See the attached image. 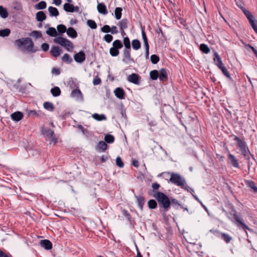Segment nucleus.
I'll return each mask as SVG.
<instances>
[{
  "mask_svg": "<svg viewBox=\"0 0 257 257\" xmlns=\"http://www.w3.org/2000/svg\"><path fill=\"white\" fill-rule=\"evenodd\" d=\"M168 75L167 71L165 69L162 68L160 70L159 74V77L161 81H164L167 79Z\"/></svg>",
  "mask_w": 257,
  "mask_h": 257,
  "instance_id": "24",
  "label": "nucleus"
},
{
  "mask_svg": "<svg viewBox=\"0 0 257 257\" xmlns=\"http://www.w3.org/2000/svg\"><path fill=\"white\" fill-rule=\"evenodd\" d=\"M14 44L18 48H21L24 46L25 50L29 52L34 53L37 50L34 49V42L32 39L29 37L17 39L15 40Z\"/></svg>",
  "mask_w": 257,
  "mask_h": 257,
  "instance_id": "1",
  "label": "nucleus"
},
{
  "mask_svg": "<svg viewBox=\"0 0 257 257\" xmlns=\"http://www.w3.org/2000/svg\"><path fill=\"white\" fill-rule=\"evenodd\" d=\"M122 214L125 216L128 220L131 222V216L129 212L125 209H123L122 211Z\"/></svg>",
  "mask_w": 257,
  "mask_h": 257,
  "instance_id": "57",
  "label": "nucleus"
},
{
  "mask_svg": "<svg viewBox=\"0 0 257 257\" xmlns=\"http://www.w3.org/2000/svg\"><path fill=\"white\" fill-rule=\"evenodd\" d=\"M199 49L201 51L205 54H208L210 51L209 48L205 44H200Z\"/></svg>",
  "mask_w": 257,
  "mask_h": 257,
  "instance_id": "32",
  "label": "nucleus"
},
{
  "mask_svg": "<svg viewBox=\"0 0 257 257\" xmlns=\"http://www.w3.org/2000/svg\"><path fill=\"white\" fill-rule=\"evenodd\" d=\"M42 134L47 137L51 143L56 144L58 140L55 136L54 132L51 129L43 128L42 130Z\"/></svg>",
  "mask_w": 257,
  "mask_h": 257,
  "instance_id": "6",
  "label": "nucleus"
},
{
  "mask_svg": "<svg viewBox=\"0 0 257 257\" xmlns=\"http://www.w3.org/2000/svg\"><path fill=\"white\" fill-rule=\"evenodd\" d=\"M116 165L119 168H122L124 166V163L119 156H118L116 159Z\"/></svg>",
  "mask_w": 257,
  "mask_h": 257,
  "instance_id": "51",
  "label": "nucleus"
},
{
  "mask_svg": "<svg viewBox=\"0 0 257 257\" xmlns=\"http://www.w3.org/2000/svg\"><path fill=\"white\" fill-rule=\"evenodd\" d=\"M9 14L6 9L3 6H0V16L3 19H6L8 17Z\"/></svg>",
  "mask_w": 257,
  "mask_h": 257,
  "instance_id": "31",
  "label": "nucleus"
},
{
  "mask_svg": "<svg viewBox=\"0 0 257 257\" xmlns=\"http://www.w3.org/2000/svg\"><path fill=\"white\" fill-rule=\"evenodd\" d=\"M11 118L15 121H19L23 117V114L20 111H16L11 115Z\"/></svg>",
  "mask_w": 257,
  "mask_h": 257,
  "instance_id": "16",
  "label": "nucleus"
},
{
  "mask_svg": "<svg viewBox=\"0 0 257 257\" xmlns=\"http://www.w3.org/2000/svg\"><path fill=\"white\" fill-rule=\"evenodd\" d=\"M241 10L247 18L248 20H249V19H253V18H254V17L250 13V12L246 10L245 8Z\"/></svg>",
  "mask_w": 257,
  "mask_h": 257,
  "instance_id": "48",
  "label": "nucleus"
},
{
  "mask_svg": "<svg viewBox=\"0 0 257 257\" xmlns=\"http://www.w3.org/2000/svg\"><path fill=\"white\" fill-rule=\"evenodd\" d=\"M245 184L247 186L251 189L254 192L257 193V187L253 181L247 180L245 181Z\"/></svg>",
  "mask_w": 257,
  "mask_h": 257,
  "instance_id": "28",
  "label": "nucleus"
},
{
  "mask_svg": "<svg viewBox=\"0 0 257 257\" xmlns=\"http://www.w3.org/2000/svg\"><path fill=\"white\" fill-rule=\"evenodd\" d=\"M62 60L64 62H67L68 63H70L72 62V59L70 57V56L68 54H65L63 57Z\"/></svg>",
  "mask_w": 257,
  "mask_h": 257,
  "instance_id": "49",
  "label": "nucleus"
},
{
  "mask_svg": "<svg viewBox=\"0 0 257 257\" xmlns=\"http://www.w3.org/2000/svg\"><path fill=\"white\" fill-rule=\"evenodd\" d=\"M110 31V27L109 26L105 25L101 28V32L104 33H108Z\"/></svg>",
  "mask_w": 257,
  "mask_h": 257,
  "instance_id": "55",
  "label": "nucleus"
},
{
  "mask_svg": "<svg viewBox=\"0 0 257 257\" xmlns=\"http://www.w3.org/2000/svg\"><path fill=\"white\" fill-rule=\"evenodd\" d=\"M135 198L137 200V203L139 208L143 210V206L145 204V198L143 196L135 195Z\"/></svg>",
  "mask_w": 257,
  "mask_h": 257,
  "instance_id": "18",
  "label": "nucleus"
},
{
  "mask_svg": "<svg viewBox=\"0 0 257 257\" xmlns=\"http://www.w3.org/2000/svg\"><path fill=\"white\" fill-rule=\"evenodd\" d=\"M87 25L92 29H95L97 28V25L95 22L92 20H88L87 21Z\"/></svg>",
  "mask_w": 257,
  "mask_h": 257,
  "instance_id": "47",
  "label": "nucleus"
},
{
  "mask_svg": "<svg viewBox=\"0 0 257 257\" xmlns=\"http://www.w3.org/2000/svg\"><path fill=\"white\" fill-rule=\"evenodd\" d=\"M132 45L133 48L135 50H138L141 48V44L140 41L138 39H134L132 42Z\"/></svg>",
  "mask_w": 257,
  "mask_h": 257,
  "instance_id": "27",
  "label": "nucleus"
},
{
  "mask_svg": "<svg viewBox=\"0 0 257 257\" xmlns=\"http://www.w3.org/2000/svg\"><path fill=\"white\" fill-rule=\"evenodd\" d=\"M48 12L50 17H57L59 15V13L57 8L50 6L48 8Z\"/></svg>",
  "mask_w": 257,
  "mask_h": 257,
  "instance_id": "21",
  "label": "nucleus"
},
{
  "mask_svg": "<svg viewBox=\"0 0 257 257\" xmlns=\"http://www.w3.org/2000/svg\"><path fill=\"white\" fill-rule=\"evenodd\" d=\"M104 141L108 144L112 143L114 141V137L111 135L107 134L104 137Z\"/></svg>",
  "mask_w": 257,
  "mask_h": 257,
  "instance_id": "43",
  "label": "nucleus"
},
{
  "mask_svg": "<svg viewBox=\"0 0 257 257\" xmlns=\"http://www.w3.org/2000/svg\"><path fill=\"white\" fill-rule=\"evenodd\" d=\"M51 53L55 57H58L61 54V49L57 46H54L51 48Z\"/></svg>",
  "mask_w": 257,
  "mask_h": 257,
  "instance_id": "23",
  "label": "nucleus"
},
{
  "mask_svg": "<svg viewBox=\"0 0 257 257\" xmlns=\"http://www.w3.org/2000/svg\"><path fill=\"white\" fill-rule=\"evenodd\" d=\"M71 96L77 100H82L83 99L82 93L79 89H75L72 91Z\"/></svg>",
  "mask_w": 257,
  "mask_h": 257,
  "instance_id": "12",
  "label": "nucleus"
},
{
  "mask_svg": "<svg viewBox=\"0 0 257 257\" xmlns=\"http://www.w3.org/2000/svg\"><path fill=\"white\" fill-rule=\"evenodd\" d=\"M245 47L247 48H249L250 49H251V50L252 51V52L254 53V55H255V56L257 58V50L253 47H252L250 44H246L245 45Z\"/></svg>",
  "mask_w": 257,
  "mask_h": 257,
  "instance_id": "59",
  "label": "nucleus"
},
{
  "mask_svg": "<svg viewBox=\"0 0 257 257\" xmlns=\"http://www.w3.org/2000/svg\"><path fill=\"white\" fill-rule=\"evenodd\" d=\"M46 19V16L44 12L39 11L36 14V19L39 22H42Z\"/></svg>",
  "mask_w": 257,
  "mask_h": 257,
  "instance_id": "25",
  "label": "nucleus"
},
{
  "mask_svg": "<svg viewBox=\"0 0 257 257\" xmlns=\"http://www.w3.org/2000/svg\"><path fill=\"white\" fill-rule=\"evenodd\" d=\"M0 257H12V256L9 253H5L0 249Z\"/></svg>",
  "mask_w": 257,
  "mask_h": 257,
  "instance_id": "63",
  "label": "nucleus"
},
{
  "mask_svg": "<svg viewBox=\"0 0 257 257\" xmlns=\"http://www.w3.org/2000/svg\"><path fill=\"white\" fill-rule=\"evenodd\" d=\"M92 117L98 121H102L106 120V116L103 114H98V113H94L92 115Z\"/></svg>",
  "mask_w": 257,
  "mask_h": 257,
  "instance_id": "26",
  "label": "nucleus"
},
{
  "mask_svg": "<svg viewBox=\"0 0 257 257\" xmlns=\"http://www.w3.org/2000/svg\"><path fill=\"white\" fill-rule=\"evenodd\" d=\"M11 33V30L8 28H6L0 30V37H8Z\"/></svg>",
  "mask_w": 257,
  "mask_h": 257,
  "instance_id": "42",
  "label": "nucleus"
},
{
  "mask_svg": "<svg viewBox=\"0 0 257 257\" xmlns=\"http://www.w3.org/2000/svg\"><path fill=\"white\" fill-rule=\"evenodd\" d=\"M66 33L68 36L74 39L77 37V32L72 27L68 28V29L67 30Z\"/></svg>",
  "mask_w": 257,
  "mask_h": 257,
  "instance_id": "22",
  "label": "nucleus"
},
{
  "mask_svg": "<svg viewBox=\"0 0 257 257\" xmlns=\"http://www.w3.org/2000/svg\"><path fill=\"white\" fill-rule=\"evenodd\" d=\"M160 60L159 56L155 54L152 55L151 56V61L154 64H157Z\"/></svg>",
  "mask_w": 257,
  "mask_h": 257,
  "instance_id": "50",
  "label": "nucleus"
},
{
  "mask_svg": "<svg viewBox=\"0 0 257 257\" xmlns=\"http://www.w3.org/2000/svg\"><path fill=\"white\" fill-rule=\"evenodd\" d=\"M74 59L77 63H82L85 60V54L81 51L74 55Z\"/></svg>",
  "mask_w": 257,
  "mask_h": 257,
  "instance_id": "10",
  "label": "nucleus"
},
{
  "mask_svg": "<svg viewBox=\"0 0 257 257\" xmlns=\"http://www.w3.org/2000/svg\"><path fill=\"white\" fill-rule=\"evenodd\" d=\"M169 181L178 186L180 187L182 189L188 190V186H186V181L180 174L175 173H172L169 179Z\"/></svg>",
  "mask_w": 257,
  "mask_h": 257,
  "instance_id": "4",
  "label": "nucleus"
},
{
  "mask_svg": "<svg viewBox=\"0 0 257 257\" xmlns=\"http://www.w3.org/2000/svg\"><path fill=\"white\" fill-rule=\"evenodd\" d=\"M150 78L153 80H156L159 77V72L157 70H154L150 73Z\"/></svg>",
  "mask_w": 257,
  "mask_h": 257,
  "instance_id": "38",
  "label": "nucleus"
},
{
  "mask_svg": "<svg viewBox=\"0 0 257 257\" xmlns=\"http://www.w3.org/2000/svg\"><path fill=\"white\" fill-rule=\"evenodd\" d=\"M233 140L236 142V147L239 149L241 155H242L245 159H248L249 156H251L254 160V157L250 154L249 150L245 141H242L237 136H235Z\"/></svg>",
  "mask_w": 257,
  "mask_h": 257,
  "instance_id": "2",
  "label": "nucleus"
},
{
  "mask_svg": "<svg viewBox=\"0 0 257 257\" xmlns=\"http://www.w3.org/2000/svg\"><path fill=\"white\" fill-rule=\"evenodd\" d=\"M52 73L53 74H55L56 75H59L60 72V70L59 69L56 68H53L52 69Z\"/></svg>",
  "mask_w": 257,
  "mask_h": 257,
  "instance_id": "64",
  "label": "nucleus"
},
{
  "mask_svg": "<svg viewBox=\"0 0 257 257\" xmlns=\"http://www.w3.org/2000/svg\"><path fill=\"white\" fill-rule=\"evenodd\" d=\"M218 237L222 239L226 243H228L232 240V237L229 235L228 234L220 232L218 235Z\"/></svg>",
  "mask_w": 257,
  "mask_h": 257,
  "instance_id": "20",
  "label": "nucleus"
},
{
  "mask_svg": "<svg viewBox=\"0 0 257 257\" xmlns=\"http://www.w3.org/2000/svg\"><path fill=\"white\" fill-rule=\"evenodd\" d=\"M142 38L143 40V42L144 43V46L145 48L149 47V44L148 40V38L146 35V34L144 30H142Z\"/></svg>",
  "mask_w": 257,
  "mask_h": 257,
  "instance_id": "40",
  "label": "nucleus"
},
{
  "mask_svg": "<svg viewBox=\"0 0 257 257\" xmlns=\"http://www.w3.org/2000/svg\"><path fill=\"white\" fill-rule=\"evenodd\" d=\"M103 40L106 42L109 43L112 41L113 37L112 35L107 34L104 35Z\"/></svg>",
  "mask_w": 257,
  "mask_h": 257,
  "instance_id": "52",
  "label": "nucleus"
},
{
  "mask_svg": "<svg viewBox=\"0 0 257 257\" xmlns=\"http://www.w3.org/2000/svg\"><path fill=\"white\" fill-rule=\"evenodd\" d=\"M128 21L127 19H123L117 23V25L119 26L120 30L127 29L128 27Z\"/></svg>",
  "mask_w": 257,
  "mask_h": 257,
  "instance_id": "19",
  "label": "nucleus"
},
{
  "mask_svg": "<svg viewBox=\"0 0 257 257\" xmlns=\"http://www.w3.org/2000/svg\"><path fill=\"white\" fill-rule=\"evenodd\" d=\"M109 53L112 56L115 57L118 55L119 52L118 49L113 47L109 49Z\"/></svg>",
  "mask_w": 257,
  "mask_h": 257,
  "instance_id": "46",
  "label": "nucleus"
},
{
  "mask_svg": "<svg viewBox=\"0 0 257 257\" xmlns=\"http://www.w3.org/2000/svg\"><path fill=\"white\" fill-rule=\"evenodd\" d=\"M44 107L49 111H53L54 109L53 104L50 102H45L43 104Z\"/></svg>",
  "mask_w": 257,
  "mask_h": 257,
  "instance_id": "34",
  "label": "nucleus"
},
{
  "mask_svg": "<svg viewBox=\"0 0 257 257\" xmlns=\"http://www.w3.org/2000/svg\"><path fill=\"white\" fill-rule=\"evenodd\" d=\"M222 73L228 79L230 80H232V78L230 76V75L229 74L228 71H227V68H224V70L222 71Z\"/></svg>",
  "mask_w": 257,
  "mask_h": 257,
  "instance_id": "61",
  "label": "nucleus"
},
{
  "mask_svg": "<svg viewBox=\"0 0 257 257\" xmlns=\"http://www.w3.org/2000/svg\"><path fill=\"white\" fill-rule=\"evenodd\" d=\"M40 244L41 247L46 250H50L52 248V243L48 239L41 240L40 242Z\"/></svg>",
  "mask_w": 257,
  "mask_h": 257,
  "instance_id": "14",
  "label": "nucleus"
},
{
  "mask_svg": "<svg viewBox=\"0 0 257 257\" xmlns=\"http://www.w3.org/2000/svg\"><path fill=\"white\" fill-rule=\"evenodd\" d=\"M47 7V4L45 1H41L38 4L35 5V8L37 10H44Z\"/></svg>",
  "mask_w": 257,
  "mask_h": 257,
  "instance_id": "36",
  "label": "nucleus"
},
{
  "mask_svg": "<svg viewBox=\"0 0 257 257\" xmlns=\"http://www.w3.org/2000/svg\"><path fill=\"white\" fill-rule=\"evenodd\" d=\"M233 218L235 220L236 222V225L239 227L242 228L244 231L245 232L246 234H247V232L246 231V230H248L251 232L252 231V229L249 228L243 221V220L240 218L238 216L237 213L235 212L233 214Z\"/></svg>",
  "mask_w": 257,
  "mask_h": 257,
  "instance_id": "7",
  "label": "nucleus"
},
{
  "mask_svg": "<svg viewBox=\"0 0 257 257\" xmlns=\"http://www.w3.org/2000/svg\"><path fill=\"white\" fill-rule=\"evenodd\" d=\"M123 43L124 46V49H131L130 40L128 37L123 38Z\"/></svg>",
  "mask_w": 257,
  "mask_h": 257,
  "instance_id": "33",
  "label": "nucleus"
},
{
  "mask_svg": "<svg viewBox=\"0 0 257 257\" xmlns=\"http://www.w3.org/2000/svg\"><path fill=\"white\" fill-rule=\"evenodd\" d=\"M101 79L98 76L95 77L93 80V84L94 85H99L101 83Z\"/></svg>",
  "mask_w": 257,
  "mask_h": 257,
  "instance_id": "58",
  "label": "nucleus"
},
{
  "mask_svg": "<svg viewBox=\"0 0 257 257\" xmlns=\"http://www.w3.org/2000/svg\"><path fill=\"white\" fill-rule=\"evenodd\" d=\"M30 35L36 38H39L42 36L41 32L38 31H33Z\"/></svg>",
  "mask_w": 257,
  "mask_h": 257,
  "instance_id": "53",
  "label": "nucleus"
},
{
  "mask_svg": "<svg viewBox=\"0 0 257 257\" xmlns=\"http://www.w3.org/2000/svg\"><path fill=\"white\" fill-rule=\"evenodd\" d=\"M155 198L157 200L159 206L163 208L164 212L167 211L171 205V201L168 197L162 192H157L154 195Z\"/></svg>",
  "mask_w": 257,
  "mask_h": 257,
  "instance_id": "3",
  "label": "nucleus"
},
{
  "mask_svg": "<svg viewBox=\"0 0 257 257\" xmlns=\"http://www.w3.org/2000/svg\"><path fill=\"white\" fill-rule=\"evenodd\" d=\"M131 49H124L123 51V62L125 63H129L133 62L134 60L131 57Z\"/></svg>",
  "mask_w": 257,
  "mask_h": 257,
  "instance_id": "9",
  "label": "nucleus"
},
{
  "mask_svg": "<svg viewBox=\"0 0 257 257\" xmlns=\"http://www.w3.org/2000/svg\"><path fill=\"white\" fill-rule=\"evenodd\" d=\"M122 8H120V7H117L115 8V11H114V15H115V19L117 20L120 19L121 17V15H122Z\"/></svg>",
  "mask_w": 257,
  "mask_h": 257,
  "instance_id": "30",
  "label": "nucleus"
},
{
  "mask_svg": "<svg viewBox=\"0 0 257 257\" xmlns=\"http://www.w3.org/2000/svg\"><path fill=\"white\" fill-rule=\"evenodd\" d=\"M213 61L214 64L218 67V68H220L223 66H224L221 58L216 52L214 53L213 55Z\"/></svg>",
  "mask_w": 257,
  "mask_h": 257,
  "instance_id": "13",
  "label": "nucleus"
},
{
  "mask_svg": "<svg viewBox=\"0 0 257 257\" xmlns=\"http://www.w3.org/2000/svg\"><path fill=\"white\" fill-rule=\"evenodd\" d=\"M114 93L115 96L120 99H123L125 98V92L124 90L120 87L116 88L114 91Z\"/></svg>",
  "mask_w": 257,
  "mask_h": 257,
  "instance_id": "15",
  "label": "nucleus"
},
{
  "mask_svg": "<svg viewBox=\"0 0 257 257\" xmlns=\"http://www.w3.org/2000/svg\"><path fill=\"white\" fill-rule=\"evenodd\" d=\"M141 78V77L137 74L132 73L127 76V80L128 81L135 84L139 85L140 84Z\"/></svg>",
  "mask_w": 257,
  "mask_h": 257,
  "instance_id": "8",
  "label": "nucleus"
},
{
  "mask_svg": "<svg viewBox=\"0 0 257 257\" xmlns=\"http://www.w3.org/2000/svg\"><path fill=\"white\" fill-rule=\"evenodd\" d=\"M47 35L51 37H55L57 36V32L56 29L53 27H50L46 31Z\"/></svg>",
  "mask_w": 257,
  "mask_h": 257,
  "instance_id": "41",
  "label": "nucleus"
},
{
  "mask_svg": "<svg viewBox=\"0 0 257 257\" xmlns=\"http://www.w3.org/2000/svg\"><path fill=\"white\" fill-rule=\"evenodd\" d=\"M110 32L112 34H116L118 33V31L117 30V27L115 26H112L111 28H110Z\"/></svg>",
  "mask_w": 257,
  "mask_h": 257,
  "instance_id": "62",
  "label": "nucleus"
},
{
  "mask_svg": "<svg viewBox=\"0 0 257 257\" xmlns=\"http://www.w3.org/2000/svg\"><path fill=\"white\" fill-rule=\"evenodd\" d=\"M51 93L54 97L58 96L61 94V90L59 87L55 86L51 89Z\"/></svg>",
  "mask_w": 257,
  "mask_h": 257,
  "instance_id": "29",
  "label": "nucleus"
},
{
  "mask_svg": "<svg viewBox=\"0 0 257 257\" xmlns=\"http://www.w3.org/2000/svg\"><path fill=\"white\" fill-rule=\"evenodd\" d=\"M113 47L119 49H121L123 47V44L119 40H115L112 43Z\"/></svg>",
  "mask_w": 257,
  "mask_h": 257,
  "instance_id": "45",
  "label": "nucleus"
},
{
  "mask_svg": "<svg viewBox=\"0 0 257 257\" xmlns=\"http://www.w3.org/2000/svg\"><path fill=\"white\" fill-rule=\"evenodd\" d=\"M73 5L68 4V3H65L63 6V9L64 11H65L66 12L69 13H73Z\"/></svg>",
  "mask_w": 257,
  "mask_h": 257,
  "instance_id": "37",
  "label": "nucleus"
},
{
  "mask_svg": "<svg viewBox=\"0 0 257 257\" xmlns=\"http://www.w3.org/2000/svg\"><path fill=\"white\" fill-rule=\"evenodd\" d=\"M236 6L241 10L244 9V3L242 0H234Z\"/></svg>",
  "mask_w": 257,
  "mask_h": 257,
  "instance_id": "56",
  "label": "nucleus"
},
{
  "mask_svg": "<svg viewBox=\"0 0 257 257\" xmlns=\"http://www.w3.org/2000/svg\"><path fill=\"white\" fill-rule=\"evenodd\" d=\"M107 143L103 141H100L98 143L97 147L99 150H101L103 151H105L107 149V145L106 144Z\"/></svg>",
  "mask_w": 257,
  "mask_h": 257,
  "instance_id": "44",
  "label": "nucleus"
},
{
  "mask_svg": "<svg viewBox=\"0 0 257 257\" xmlns=\"http://www.w3.org/2000/svg\"><path fill=\"white\" fill-rule=\"evenodd\" d=\"M98 12L103 15H106L108 13L106 7L103 3H98L97 7Z\"/></svg>",
  "mask_w": 257,
  "mask_h": 257,
  "instance_id": "17",
  "label": "nucleus"
},
{
  "mask_svg": "<svg viewBox=\"0 0 257 257\" xmlns=\"http://www.w3.org/2000/svg\"><path fill=\"white\" fill-rule=\"evenodd\" d=\"M57 30L60 33H64L67 31L66 27L63 25H58Z\"/></svg>",
  "mask_w": 257,
  "mask_h": 257,
  "instance_id": "54",
  "label": "nucleus"
},
{
  "mask_svg": "<svg viewBox=\"0 0 257 257\" xmlns=\"http://www.w3.org/2000/svg\"><path fill=\"white\" fill-rule=\"evenodd\" d=\"M248 21L254 32L257 34V21L253 18V19H249Z\"/></svg>",
  "mask_w": 257,
  "mask_h": 257,
  "instance_id": "35",
  "label": "nucleus"
},
{
  "mask_svg": "<svg viewBox=\"0 0 257 257\" xmlns=\"http://www.w3.org/2000/svg\"><path fill=\"white\" fill-rule=\"evenodd\" d=\"M148 206L150 209H154L157 208V203L156 200L151 199L148 202Z\"/></svg>",
  "mask_w": 257,
  "mask_h": 257,
  "instance_id": "39",
  "label": "nucleus"
},
{
  "mask_svg": "<svg viewBox=\"0 0 257 257\" xmlns=\"http://www.w3.org/2000/svg\"><path fill=\"white\" fill-rule=\"evenodd\" d=\"M54 41L55 43L60 44L65 48L68 51H69L70 48H73V45L72 43L66 38L58 37L56 38Z\"/></svg>",
  "mask_w": 257,
  "mask_h": 257,
  "instance_id": "5",
  "label": "nucleus"
},
{
  "mask_svg": "<svg viewBox=\"0 0 257 257\" xmlns=\"http://www.w3.org/2000/svg\"><path fill=\"white\" fill-rule=\"evenodd\" d=\"M41 48L44 52H46L49 50V45L46 43H44L41 45Z\"/></svg>",
  "mask_w": 257,
  "mask_h": 257,
  "instance_id": "60",
  "label": "nucleus"
},
{
  "mask_svg": "<svg viewBox=\"0 0 257 257\" xmlns=\"http://www.w3.org/2000/svg\"><path fill=\"white\" fill-rule=\"evenodd\" d=\"M228 159L229 161V163L233 167L235 168H239V165L238 163V160L236 158V157L231 154H229L228 155Z\"/></svg>",
  "mask_w": 257,
  "mask_h": 257,
  "instance_id": "11",
  "label": "nucleus"
}]
</instances>
